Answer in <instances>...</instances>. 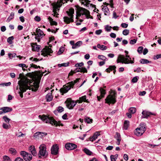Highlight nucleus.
<instances>
[{
	"label": "nucleus",
	"instance_id": "obj_29",
	"mask_svg": "<svg viewBox=\"0 0 161 161\" xmlns=\"http://www.w3.org/2000/svg\"><path fill=\"white\" fill-rule=\"evenodd\" d=\"M14 13L12 12L9 16L7 20V22H9L12 19H13L14 17Z\"/></svg>",
	"mask_w": 161,
	"mask_h": 161
},
{
	"label": "nucleus",
	"instance_id": "obj_13",
	"mask_svg": "<svg viewBox=\"0 0 161 161\" xmlns=\"http://www.w3.org/2000/svg\"><path fill=\"white\" fill-rule=\"evenodd\" d=\"M65 147L68 150H72L77 147V145L72 143H67L65 145Z\"/></svg>",
	"mask_w": 161,
	"mask_h": 161
},
{
	"label": "nucleus",
	"instance_id": "obj_53",
	"mask_svg": "<svg viewBox=\"0 0 161 161\" xmlns=\"http://www.w3.org/2000/svg\"><path fill=\"white\" fill-rule=\"evenodd\" d=\"M58 111L59 113H61L64 111V108L62 107H59L58 108Z\"/></svg>",
	"mask_w": 161,
	"mask_h": 161
},
{
	"label": "nucleus",
	"instance_id": "obj_31",
	"mask_svg": "<svg viewBox=\"0 0 161 161\" xmlns=\"http://www.w3.org/2000/svg\"><path fill=\"white\" fill-rule=\"evenodd\" d=\"M140 62L141 64H147L149 63H151V61H149L147 59H142L140 60Z\"/></svg>",
	"mask_w": 161,
	"mask_h": 161
},
{
	"label": "nucleus",
	"instance_id": "obj_28",
	"mask_svg": "<svg viewBox=\"0 0 161 161\" xmlns=\"http://www.w3.org/2000/svg\"><path fill=\"white\" fill-rule=\"evenodd\" d=\"M129 122L127 120H125L124 122V125L123 127V129L125 130H127L129 125Z\"/></svg>",
	"mask_w": 161,
	"mask_h": 161
},
{
	"label": "nucleus",
	"instance_id": "obj_63",
	"mask_svg": "<svg viewBox=\"0 0 161 161\" xmlns=\"http://www.w3.org/2000/svg\"><path fill=\"white\" fill-rule=\"evenodd\" d=\"M136 40L135 39H134L133 40H131L130 41V44H134L135 43H136Z\"/></svg>",
	"mask_w": 161,
	"mask_h": 161
},
{
	"label": "nucleus",
	"instance_id": "obj_64",
	"mask_svg": "<svg viewBox=\"0 0 161 161\" xmlns=\"http://www.w3.org/2000/svg\"><path fill=\"white\" fill-rule=\"evenodd\" d=\"M14 161H24V160L22 158L19 157L16 158Z\"/></svg>",
	"mask_w": 161,
	"mask_h": 161
},
{
	"label": "nucleus",
	"instance_id": "obj_21",
	"mask_svg": "<svg viewBox=\"0 0 161 161\" xmlns=\"http://www.w3.org/2000/svg\"><path fill=\"white\" fill-rule=\"evenodd\" d=\"M76 72H83V73H87V71L86 68L84 67L81 68H77L76 69Z\"/></svg>",
	"mask_w": 161,
	"mask_h": 161
},
{
	"label": "nucleus",
	"instance_id": "obj_58",
	"mask_svg": "<svg viewBox=\"0 0 161 161\" xmlns=\"http://www.w3.org/2000/svg\"><path fill=\"white\" fill-rule=\"evenodd\" d=\"M11 84V83L10 82H8L6 83H3V84H0V86H10Z\"/></svg>",
	"mask_w": 161,
	"mask_h": 161
},
{
	"label": "nucleus",
	"instance_id": "obj_46",
	"mask_svg": "<svg viewBox=\"0 0 161 161\" xmlns=\"http://www.w3.org/2000/svg\"><path fill=\"white\" fill-rule=\"evenodd\" d=\"M3 118L4 121L7 123H9V121L10 120V119L8 118L7 116H4L3 117Z\"/></svg>",
	"mask_w": 161,
	"mask_h": 161
},
{
	"label": "nucleus",
	"instance_id": "obj_59",
	"mask_svg": "<svg viewBox=\"0 0 161 161\" xmlns=\"http://www.w3.org/2000/svg\"><path fill=\"white\" fill-rule=\"evenodd\" d=\"M35 148V147L34 146H31L29 147V149L30 152H31Z\"/></svg>",
	"mask_w": 161,
	"mask_h": 161
},
{
	"label": "nucleus",
	"instance_id": "obj_10",
	"mask_svg": "<svg viewBox=\"0 0 161 161\" xmlns=\"http://www.w3.org/2000/svg\"><path fill=\"white\" fill-rule=\"evenodd\" d=\"M66 105L68 108L70 109H72L76 105L77 102V100L74 101L72 100L71 99H68L66 101Z\"/></svg>",
	"mask_w": 161,
	"mask_h": 161
},
{
	"label": "nucleus",
	"instance_id": "obj_49",
	"mask_svg": "<svg viewBox=\"0 0 161 161\" xmlns=\"http://www.w3.org/2000/svg\"><path fill=\"white\" fill-rule=\"evenodd\" d=\"M18 66L19 67H21L23 68V69L24 71H25V69H23L24 68H27V66L25 64H18Z\"/></svg>",
	"mask_w": 161,
	"mask_h": 161
},
{
	"label": "nucleus",
	"instance_id": "obj_38",
	"mask_svg": "<svg viewBox=\"0 0 161 161\" xmlns=\"http://www.w3.org/2000/svg\"><path fill=\"white\" fill-rule=\"evenodd\" d=\"M85 121L87 123H91L92 122V119H90L89 117H86L85 119Z\"/></svg>",
	"mask_w": 161,
	"mask_h": 161
},
{
	"label": "nucleus",
	"instance_id": "obj_45",
	"mask_svg": "<svg viewBox=\"0 0 161 161\" xmlns=\"http://www.w3.org/2000/svg\"><path fill=\"white\" fill-rule=\"evenodd\" d=\"M9 151L10 153L13 154V155H14L16 153L15 150L13 148H10L9 150Z\"/></svg>",
	"mask_w": 161,
	"mask_h": 161
},
{
	"label": "nucleus",
	"instance_id": "obj_22",
	"mask_svg": "<svg viewBox=\"0 0 161 161\" xmlns=\"http://www.w3.org/2000/svg\"><path fill=\"white\" fill-rule=\"evenodd\" d=\"M102 9L105 15H109V11L107 6H103L102 8Z\"/></svg>",
	"mask_w": 161,
	"mask_h": 161
},
{
	"label": "nucleus",
	"instance_id": "obj_30",
	"mask_svg": "<svg viewBox=\"0 0 161 161\" xmlns=\"http://www.w3.org/2000/svg\"><path fill=\"white\" fill-rule=\"evenodd\" d=\"M116 67L115 65L110 66L108 68L106 69V71L108 73H109L113 69H116Z\"/></svg>",
	"mask_w": 161,
	"mask_h": 161
},
{
	"label": "nucleus",
	"instance_id": "obj_26",
	"mask_svg": "<svg viewBox=\"0 0 161 161\" xmlns=\"http://www.w3.org/2000/svg\"><path fill=\"white\" fill-rule=\"evenodd\" d=\"M41 46L36 44H33L32 45V49L34 51H38L39 50Z\"/></svg>",
	"mask_w": 161,
	"mask_h": 161
},
{
	"label": "nucleus",
	"instance_id": "obj_35",
	"mask_svg": "<svg viewBox=\"0 0 161 161\" xmlns=\"http://www.w3.org/2000/svg\"><path fill=\"white\" fill-rule=\"evenodd\" d=\"M53 12H56L57 11V8H59L61 7V5H56L55 4H53Z\"/></svg>",
	"mask_w": 161,
	"mask_h": 161
},
{
	"label": "nucleus",
	"instance_id": "obj_39",
	"mask_svg": "<svg viewBox=\"0 0 161 161\" xmlns=\"http://www.w3.org/2000/svg\"><path fill=\"white\" fill-rule=\"evenodd\" d=\"M3 161H11V160L8 156L4 155L3 157Z\"/></svg>",
	"mask_w": 161,
	"mask_h": 161
},
{
	"label": "nucleus",
	"instance_id": "obj_17",
	"mask_svg": "<svg viewBox=\"0 0 161 161\" xmlns=\"http://www.w3.org/2000/svg\"><path fill=\"white\" fill-rule=\"evenodd\" d=\"M81 12H82V15H85L86 16V18L87 19H88L89 18H92V17H90V13L89 11L86 9L84 8H82V9L80 10Z\"/></svg>",
	"mask_w": 161,
	"mask_h": 161
},
{
	"label": "nucleus",
	"instance_id": "obj_11",
	"mask_svg": "<svg viewBox=\"0 0 161 161\" xmlns=\"http://www.w3.org/2000/svg\"><path fill=\"white\" fill-rule=\"evenodd\" d=\"M58 146L57 144H54L53 145L51 148V153L52 154L56 155L58 154Z\"/></svg>",
	"mask_w": 161,
	"mask_h": 161
},
{
	"label": "nucleus",
	"instance_id": "obj_42",
	"mask_svg": "<svg viewBox=\"0 0 161 161\" xmlns=\"http://www.w3.org/2000/svg\"><path fill=\"white\" fill-rule=\"evenodd\" d=\"M8 57L10 59H12L14 58H15L16 55V54L15 53H8Z\"/></svg>",
	"mask_w": 161,
	"mask_h": 161
},
{
	"label": "nucleus",
	"instance_id": "obj_41",
	"mask_svg": "<svg viewBox=\"0 0 161 161\" xmlns=\"http://www.w3.org/2000/svg\"><path fill=\"white\" fill-rule=\"evenodd\" d=\"M98 58L103 61H107V58L104 56L102 55H99L98 56Z\"/></svg>",
	"mask_w": 161,
	"mask_h": 161
},
{
	"label": "nucleus",
	"instance_id": "obj_5",
	"mask_svg": "<svg viewBox=\"0 0 161 161\" xmlns=\"http://www.w3.org/2000/svg\"><path fill=\"white\" fill-rule=\"evenodd\" d=\"M116 95L117 94L115 92H113L109 95L105 99V103L114 104L116 102Z\"/></svg>",
	"mask_w": 161,
	"mask_h": 161
},
{
	"label": "nucleus",
	"instance_id": "obj_6",
	"mask_svg": "<svg viewBox=\"0 0 161 161\" xmlns=\"http://www.w3.org/2000/svg\"><path fill=\"white\" fill-rule=\"evenodd\" d=\"M66 13L70 18H69L66 16L64 17V21L67 24H69L71 22H73L74 20L73 18L74 16L73 14L74 13V9L70 8L69 9V11H67Z\"/></svg>",
	"mask_w": 161,
	"mask_h": 161
},
{
	"label": "nucleus",
	"instance_id": "obj_1",
	"mask_svg": "<svg viewBox=\"0 0 161 161\" xmlns=\"http://www.w3.org/2000/svg\"><path fill=\"white\" fill-rule=\"evenodd\" d=\"M125 52L126 54L125 56L121 54L119 55L116 60L117 63H121L122 64H125L133 63H134L133 60L134 58H133V60H131L130 56L127 55L129 53L127 51H125Z\"/></svg>",
	"mask_w": 161,
	"mask_h": 161
},
{
	"label": "nucleus",
	"instance_id": "obj_34",
	"mask_svg": "<svg viewBox=\"0 0 161 161\" xmlns=\"http://www.w3.org/2000/svg\"><path fill=\"white\" fill-rule=\"evenodd\" d=\"M14 39V37L13 36L9 37L7 39V42L10 44H12L13 43V40Z\"/></svg>",
	"mask_w": 161,
	"mask_h": 161
},
{
	"label": "nucleus",
	"instance_id": "obj_19",
	"mask_svg": "<svg viewBox=\"0 0 161 161\" xmlns=\"http://www.w3.org/2000/svg\"><path fill=\"white\" fill-rule=\"evenodd\" d=\"M115 138L117 140V144L119 145L120 144V142L121 140V136L119 133L116 132L115 133Z\"/></svg>",
	"mask_w": 161,
	"mask_h": 161
},
{
	"label": "nucleus",
	"instance_id": "obj_27",
	"mask_svg": "<svg viewBox=\"0 0 161 161\" xmlns=\"http://www.w3.org/2000/svg\"><path fill=\"white\" fill-rule=\"evenodd\" d=\"M82 44V42L81 41L77 42L72 46L73 49H75L80 47Z\"/></svg>",
	"mask_w": 161,
	"mask_h": 161
},
{
	"label": "nucleus",
	"instance_id": "obj_48",
	"mask_svg": "<svg viewBox=\"0 0 161 161\" xmlns=\"http://www.w3.org/2000/svg\"><path fill=\"white\" fill-rule=\"evenodd\" d=\"M129 31L128 30L125 29L123 31V34L125 36H126L129 34Z\"/></svg>",
	"mask_w": 161,
	"mask_h": 161
},
{
	"label": "nucleus",
	"instance_id": "obj_2",
	"mask_svg": "<svg viewBox=\"0 0 161 161\" xmlns=\"http://www.w3.org/2000/svg\"><path fill=\"white\" fill-rule=\"evenodd\" d=\"M39 117L42 121L46 123H48L51 124L53 125H55L56 126H63V125L60 123L59 122H57L51 117H49L46 115L41 116L39 115Z\"/></svg>",
	"mask_w": 161,
	"mask_h": 161
},
{
	"label": "nucleus",
	"instance_id": "obj_32",
	"mask_svg": "<svg viewBox=\"0 0 161 161\" xmlns=\"http://www.w3.org/2000/svg\"><path fill=\"white\" fill-rule=\"evenodd\" d=\"M98 48L102 50H106L107 47L104 45H101L100 44H98L97 45Z\"/></svg>",
	"mask_w": 161,
	"mask_h": 161
},
{
	"label": "nucleus",
	"instance_id": "obj_61",
	"mask_svg": "<svg viewBox=\"0 0 161 161\" xmlns=\"http://www.w3.org/2000/svg\"><path fill=\"white\" fill-rule=\"evenodd\" d=\"M31 67L30 68L33 67L34 68L36 69L37 68H40V67L39 66H37L35 64H30Z\"/></svg>",
	"mask_w": 161,
	"mask_h": 161
},
{
	"label": "nucleus",
	"instance_id": "obj_55",
	"mask_svg": "<svg viewBox=\"0 0 161 161\" xmlns=\"http://www.w3.org/2000/svg\"><path fill=\"white\" fill-rule=\"evenodd\" d=\"M64 51V49L63 47H62V48L61 47V48H60L59 50L58 51V52L57 53L58 55H60L61 53H62Z\"/></svg>",
	"mask_w": 161,
	"mask_h": 161
},
{
	"label": "nucleus",
	"instance_id": "obj_51",
	"mask_svg": "<svg viewBox=\"0 0 161 161\" xmlns=\"http://www.w3.org/2000/svg\"><path fill=\"white\" fill-rule=\"evenodd\" d=\"M143 50V48L142 47H138L137 51L139 53H141Z\"/></svg>",
	"mask_w": 161,
	"mask_h": 161
},
{
	"label": "nucleus",
	"instance_id": "obj_3",
	"mask_svg": "<svg viewBox=\"0 0 161 161\" xmlns=\"http://www.w3.org/2000/svg\"><path fill=\"white\" fill-rule=\"evenodd\" d=\"M28 80H25V81H22L21 82L19 81V89L18 93L19 94L20 97L22 98L23 97V92H25L26 90L29 88V86H28ZM18 89V87L17 88Z\"/></svg>",
	"mask_w": 161,
	"mask_h": 161
},
{
	"label": "nucleus",
	"instance_id": "obj_14",
	"mask_svg": "<svg viewBox=\"0 0 161 161\" xmlns=\"http://www.w3.org/2000/svg\"><path fill=\"white\" fill-rule=\"evenodd\" d=\"M99 90L100 92L101 95L100 96H97V98L98 101H100L101 98L104 97V95H105L106 93L105 90L103 89L102 88H100Z\"/></svg>",
	"mask_w": 161,
	"mask_h": 161
},
{
	"label": "nucleus",
	"instance_id": "obj_15",
	"mask_svg": "<svg viewBox=\"0 0 161 161\" xmlns=\"http://www.w3.org/2000/svg\"><path fill=\"white\" fill-rule=\"evenodd\" d=\"M145 132L144 130H142L140 128H137L134 131V134L137 136H141Z\"/></svg>",
	"mask_w": 161,
	"mask_h": 161
},
{
	"label": "nucleus",
	"instance_id": "obj_56",
	"mask_svg": "<svg viewBox=\"0 0 161 161\" xmlns=\"http://www.w3.org/2000/svg\"><path fill=\"white\" fill-rule=\"evenodd\" d=\"M25 135V134L22 133L21 132H19L18 133L16 134V135L18 137L23 136Z\"/></svg>",
	"mask_w": 161,
	"mask_h": 161
},
{
	"label": "nucleus",
	"instance_id": "obj_18",
	"mask_svg": "<svg viewBox=\"0 0 161 161\" xmlns=\"http://www.w3.org/2000/svg\"><path fill=\"white\" fill-rule=\"evenodd\" d=\"M0 110H3V112L4 113L11 112L13 110L11 108L8 107H4L0 108Z\"/></svg>",
	"mask_w": 161,
	"mask_h": 161
},
{
	"label": "nucleus",
	"instance_id": "obj_8",
	"mask_svg": "<svg viewBox=\"0 0 161 161\" xmlns=\"http://www.w3.org/2000/svg\"><path fill=\"white\" fill-rule=\"evenodd\" d=\"M51 47L50 46H45L42 51V54L44 56L50 55V54L52 53L53 52L51 48Z\"/></svg>",
	"mask_w": 161,
	"mask_h": 161
},
{
	"label": "nucleus",
	"instance_id": "obj_50",
	"mask_svg": "<svg viewBox=\"0 0 161 161\" xmlns=\"http://www.w3.org/2000/svg\"><path fill=\"white\" fill-rule=\"evenodd\" d=\"M84 65V63L83 62H81V63H78L76 64L75 65V67H81L82 66H83Z\"/></svg>",
	"mask_w": 161,
	"mask_h": 161
},
{
	"label": "nucleus",
	"instance_id": "obj_12",
	"mask_svg": "<svg viewBox=\"0 0 161 161\" xmlns=\"http://www.w3.org/2000/svg\"><path fill=\"white\" fill-rule=\"evenodd\" d=\"M40 80V79H37L34 82L31 88L32 91L36 92L38 90L39 87Z\"/></svg>",
	"mask_w": 161,
	"mask_h": 161
},
{
	"label": "nucleus",
	"instance_id": "obj_37",
	"mask_svg": "<svg viewBox=\"0 0 161 161\" xmlns=\"http://www.w3.org/2000/svg\"><path fill=\"white\" fill-rule=\"evenodd\" d=\"M83 151L87 155H91L92 154V152L88 149L85 148L83 149Z\"/></svg>",
	"mask_w": 161,
	"mask_h": 161
},
{
	"label": "nucleus",
	"instance_id": "obj_43",
	"mask_svg": "<svg viewBox=\"0 0 161 161\" xmlns=\"http://www.w3.org/2000/svg\"><path fill=\"white\" fill-rule=\"evenodd\" d=\"M41 134H43L45 135H47V134L45 133L41 132H37L34 134V137H36L39 136L40 135H42Z\"/></svg>",
	"mask_w": 161,
	"mask_h": 161
},
{
	"label": "nucleus",
	"instance_id": "obj_4",
	"mask_svg": "<svg viewBox=\"0 0 161 161\" xmlns=\"http://www.w3.org/2000/svg\"><path fill=\"white\" fill-rule=\"evenodd\" d=\"M79 79H77L74 81H72L69 82L67 85L64 88H61L60 89V92L63 95L64 93H67L71 88H73L75 84L79 81Z\"/></svg>",
	"mask_w": 161,
	"mask_h": 161
},
{
	"label": "nucleus",
	"instance_id": "obj_54",
	"mask_svg": "<svg viewBox=\"0 0 161 161\" xmlns=\"http://www.w3.org/2000/svg\"><path fill=\"white\" fill-rule=\"evenodd\" d=\"M138 80V77L135 76L133 78L132 80V82L133 83H136L137 82Z\"/></svg>",
	"mask_w": 161,
	"mask_h": 161
},
{
	"label": "nucleus",
	"instance_id": "obj_23",
	"mask_svg": "<svg viewBox=\"0 0 161 161\" xmlns=\"http://www.w3.org/2000/svg\"><path fill=\"white\" fill-rule=\"evenodd\" d=\"M36 35H37V36H36L35 37V39H38V37L41 36L44 34L43 32L40 29H38V28L36 30Z\"/></svg>",
	"mask_w": 161,
	"mask_h": 161
},
{
	"label": "nucleus",
	"instance_id": "obj_36",
	"mask_svg": "<svg viewBox=\"0 0 161 161\" xmlns=\"http://www.w3.org/2000/svg\"><path fill=\"white\" fill-rule=\"evenodd\" d=\"M139 128L145 131L146 130L145 124L143 123H141L140 124V127Z\"/></svg>",
	"mask_w": 161,
	"mask_h": 161
},
{
	"label": "nucleus",
	"instance_id": "obj_40",
	"mask_svg": "<svg viewBox=\"0 0 161 161\" xmlns=\"http://www.w3.org/2000/svg\"><path fill=\"white\" fill-rule=\"evenodd\" d=\"M129 110L130 113L134 114L136 111V109L134 107L130 108Z\"/></svg>",
	"mask_w": 161,
	"mask_h": 161
},
{
	"label": "nucleus",
	"instance_id": "obj_33",
	"mask_svg": "<svg viewBox=\"0 0 161 161\" xmlns=\"http://www.w3.org/2000/svg\"><path fill=\"white\" fill-rule=\"evenodd\" d=\"M48 19L51 25H57V23L53 21V19L50 17H49L48 18Z\"/></svg>",
	"mask_w": 161,
	"mask_h": 161
},
{
	"label": "nucleus",
	"instance_id": "obj_25",
	"mask_svg": "<svg viewBox=\"0 0 161 161\" xmlns=\"http://www.w3.org/2000/svg\"><path fill=\"white\" fill-rule=\"evenodd\" d=\"M46 98L47 102H50V101H52L53 99L52 93L50 92L48 93L46 95Z\"/></svg>",
	"mask_w": 161,
	"mask_h": 161
},
{
	"label": "nucleus",
	"instance_id": "obj_62",
	"mask_svg": "<svg viewBox=\"0 0 161 161\" xmlns=\"http://www.w3.org/2000/svg\"><path fill=\"white\" fill-rule=\"evenodd\" d=\"M35 20L36 21L39 22L41 20V18L39 16H36L34 18Z\"/></svg>",
	"mask_w": 161,
	"mask_h": 161
},
{
	"label": "nucleus",
	"instance_id": "obj_60",
	"mask_svg": "<svg viewBox=\"0 0 161 161\" xmlns=\"http://www.w3.org/2000/svg\"><path fill=\"white\" fill-rule=\"evenodd\" d=\"M3 128L7 129H8V126L5 123H3Z\"/></svg>",
	"mask_w": 161,
	"mask_h": 161
},
{
	"label": "nucleus",
	"instance_id": "obj_20",
	"mask_svg": "<svg viewBox=\"0 0 161 161\" xmlns=\"http://www.w3.org/2000/svg\"><path fill=\"white\" fill-rule=\"evenodd\" d=\"M100 135V134L98 132H95L94 135L90 138V140L91 141L93 142L95 140L97 137Z\"/></svg>",
	"mask_w": 161,
	"mask_h": 161
},
{
	"label": "nucleus",
	"instance_id": "obj_47",
	"mask_svg": "<svg viewBox=\"0 0 161 161\" xmlns=\"http://www.w3.org/2000/svg\"><path fill=\"white\" fill-rule=\"evenodd\" d=\"M112 28V27L108 25H106L105 27V30L108 32L110 31Z\"/></svg>",
	"mask_w": 161,
	"mask_h": 161
},
{
	"label": "nucleus",
	"instance_id": "obj_24",
	"mask_svg": "<svg viewBox=\"0 0 161 161\" xmlns=\"http://www.w3.org/2000/svg\"><path fill=\"white\" fill-rule=\"evenodd\" d=\"M88 102L87 100H86V96H84L81 97H80L79 100H77V102L79 103H81L82 102Z\"/></svg>",
	"mask_w": 161,
	"mask_h": 161
},
{
	"label": "nucleus",
	"instance_id": "obj_57",
	"mask_svg": "<svg viewBox=\"0 0 161 161\" xmlns=\"http://www.w3.org/2000/svg\"><path fill=\"white\" fill-rule=\"evenodd\" d=\"M121 26L122 28H126L128 26V25L126 23H123L121 24Z\"/></svg>",
	"mask_w": 161,
	"mask_h": 161
},
{
	"label": "nucleus",
	"instance_id": "obj_16",
	"mask_svg": "<svg viewBox=\"0 0 161 161\" xmlns=\"http://www.w3.org/2000/svg\"><path fill=\"white\" fill-rule=\"evenodd\" d=\"M142 114L143 115L142 116V118H147L149 116L151 115H155L154 114L152 113L151 112L146 111H143L142 112Z\"/></svg>",
	"mask_w": 161,
	"mask_h": 161
},
{
	"label": "nucleus",
	"instance_id": "obj_7",
	"mask_svg": "<svg viewBox=\"0 0 161 161\" xmlns=\"http://www.w3.org/2000/svg\"><path fill=\"white\" fill-rule=\"evenodd\" d=\"M39 152L38 154L39 157L41 158L42 157L46 158L48 155L47 152L46 151V147L44 144L41 145L39 147Z\"/></svg>",
	"mask_w": 161,
	"mask_h": 161
},
{
	"label": "nucleus",
	"instance_id": "obj_9",
	"mask_svg": "<svg viewBox=\"0 0 161 161\" xmlns=\"http://www.w3.org/2000/svg\"><path fill=\"white\" fill-rule=\"evenodd\" d=\"M20 154L23 157L24 159L26 161H30L32 158V155L25 151H21Z\"/></svg>",
	"mask_w": 161,
	"mask_h": 161
},
{
	"label": "nucleus",
	"instance_id": "obj_52",
	"mask_svg": "<svg viewBox=\"0 0 161 161\" xmlns=\"http://www.w3.org/2000/svg\"><path fill=\"white\" fill-rule=\"evenodd\" d=\"M160 58H161V54L155 55L153 57V59L154 60H156Z\"/></svg>",
	"mask_w": 161,
	"mask_h": 161
},
{
	"label": "nucleus",
	"instance_id": "obj_44",
	"mask_svg": "<svg viewBox=\"0 0 161 161\" xmlns=\"http://www.w3.org/2000/svg\"><path fill=\"white\" fill-rule=\"evenodd\" d=\"M69 63H63L61 64H58V66L59 67H61L62 66H64V67H67L69 66Z\"/></svg>",
	"mask_w": 161,
	"mask_h": 161
}]
</instances>
